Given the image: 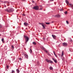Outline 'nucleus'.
<instances>
[{
  "instance_id": "c03bdc74",
  "label": "nucleus",
  "mask_w": 73,
  "mask_h": 73,
  "mask_svg": "<svg viewBox=\"0 0 73 73\" xmlns=\"http://www.w3.org/2000/svg\"><path fill=\"white\" fill-rule=\"evenodd\" d=\"M1 36V34H0V36Z\"/></svg>"
},
{
  "instance_id": "dca6fc26",
  "label": "nucleus",
  "mask_w": 73,
  "mask_h": 73,
  "mask_svg": "<svg viewBox=\"0 0 73 73\" xmlns=\"http://www.w3.org/2000/svg\"><path fill=\"white\" fill-rule=\"evenodd\" d=\"M40 10H42V6L41 5L40 6Z\"/></svg>"
},
{
  "instance_id": "393cba45",
  "label": "nucleus",
  "mask_w": 73,
  "mask_h": 73,
  "mask_svg": "<svg viewBox=\"0 0 73 73\" xmlns=\"http://www.w3.org/2000/svg\"><path fill=\"white\" fill-rule=\"evenodd\" d=\"M39 24H40V25H42L43 24H44L43 23H39Z\"/></svg>"
},
{
  "instance_id": "72a5a7b5",
  "label": "nucleus",
  "mask_w": 73,
  "mask_h": 73,
  "mask_svg": "<svg viewBox=\"0 0 73 73\" xmlns=\"http://www.w3.org/2000/svg\"><path fill=\"white\" fill-rule=\"evenodd\" d=\"M53 53H54V55H55L56 54L55 53V52H54V51H53Z\"/></svg>"
},
{
  "instance_id": "2eb2a0df",
  "label": "nucleus",
  "mask_w": 73,
  "mask_h": 73,
  "mask_svg": "<svg viewBox=\"0 0 73 73\" xmlns=\"http://www.w3.org/2000/svg\"><path fill=\"white\" fill-rule=\"evenodd\" d=\"M46 61L47 62H49V60H48L47 59H46Z\"/></svg>"
},
{
  "instance_id": "39448f33",
  "label": "nucleus",
  "mask_w": 73,
  "mask_h": 73,
  "mask_svg": "<svg viewBox=\"0 0 73 73\" xmlns=\"http://www.w3.org/2000/svg\"><path fill=\"white\" fill-rule=\"evenodd\" d=\"M62 45L63 46H66L67 44V43L64 42L62 43Z\"/></svg>"
},
{
  "instance_id": "1a4fd4ad",
  "label": "nucleus",
  "mask_w": 73,
  "mask_h": 73,
  "mask_svg": "<svg viewBox=\"0 0 73 73\" xmlns=\"http://www.w3.org/2000/svg\"><path fill=\"white\" fill-rule=\"evenodd\" d=\"M52 36L53 37L54 39H56V36L54 35H52Z\"/></svg>"
},
{
  "instance_id": "f3484780",
  "label": "nucleus",
  "mask_w": 73,
  "mask_h": 73,
  "mask_svg": "<svg viewBox=\"0 0 73 73\" xmlns=\"http://www.w3.org/2000/svg\"><path fill=\"white\" fill-rule=\"evenodd\" d=\"M33 44H34V45H36V42H33Z\"/></svg>"
},
{
  "instance_id": "0eeeda50",
  "label": "nucleus",
  "mask_w": 73,
  "mask_h": 73,
  "mask_svg": "<svg viewBox=\"0 0 73 73\" xmlns=\"http://www.w3.org/2000/svg\"><path fill=\"white\" fill-rule=\"evenodd\" d=\"M24 24L25 26H28V25H29V24L28 23H24Z\"/></svg>"
},
{
  "instance_id": "a211bd4d",
  "label": "nucleus",
  "mask_w": 73,
  "mask_h": 73,
  "mask_svg": "<svg viewBox=\"0 0 73 73\" xmlns=\"http://www.w3.org/2000/svg\"><path fill=\"white\" fill-rule=\"evenodd\" d=\"M42 26L43 29H45V26L44 25V24L42 25Z\"/></svg>"
},
{
  "instance_id": "6e6552de",
  "label": "nucleus",
  "mask_w": 73,
  "mask_h": 73,
  "mask_svg": "<svg viewBox=\"0 0 73 73\" xmlns=\"http://www.w3.org/2000/svg\"><path fill=\"white\" fill-rule=\"evenodd\" d=\"M52 59L54 61V62H55V63H57V60L56 59H54V58H52Z\"/></svg>"
},
{
  "instance_id": "4c0bfd02",
  "label": "nucleus",
  "mask_w": 73,
  "mask_h": 73,
  "mask_svg": "<svg viewBox=\"0 0 73 73\" xmlns=\"http://www.w3.org/2000/svg\"><path fill=\"white\" fill-rule=\"evenodd\" d=\"M54 1V0H50V1Z\"/></svg>"
},
{
  "instance_id": "2f4dec72",
  "label": "nucleus",
  "mask_w": 73,
  "mask_h": 73,
  "mask_svg": "<svg viewBox=\"0 0 73 73\" xmlns=\"http://www.w3.org/2000/svg\"><path fill=\"white\" fill-rule=\"evenodd\" d=\"M22 15L24 16H25V14H22Z\"/></svg>"
},
{
  "instance_id": "c85d7f7f",
  "label": "nucleus",
  "mask_w": 73,
  "mask_h": 73,
  "mask_svg": "<svg viewBox=\"0 0 73 73\" xmlns=\"http://www.w3.org/2000/svg\"><path fill=\"white\" fill-rule=\"evenodd\" d=\"M66 23L67 24H69V22H68V21H66Z\"/></svg>"
},
{
  "instance_id": "4be33fe9",
  "label": "nucleus",
  "mask_w": 73,
  "mask_h": 73,
  "mask_svg": "<svg viewBox=\"0 0 73 73\" xmlns=\"http://www.w3.org/2000/svg\"><path fill=\"white\" fill-rule=\"evenodd\" d=\"M45 23L47 25H49L50 24V23H46V22Z\"/></svg>"
},
{
  "instance_id": "79ce46f5",
  "label": "nucleus",
  "mask_w": 73,
  "mask_h": 73,
  "mask_svg": "<svg viewBox=\"0 0 73 73\" xmlns=\"http://www.w3.org/2000/svg\"><path fill=\"white\" fill-rule=\"evenodd\" d=\"M45 52H46V53L47 52V51H45Z\"/></svg>"
},
{
  "instance_id": "c9c22d12",
  "label": "nucleus",
  "mask_w": 73,
  "mask_h": 73,
  "mask_svg": "<svg viewBox=\"0 0 73 73\" xmlns=\"http://www.w3.org/2000/svg\"><path fill=\"white\" fill-rule=\"evenodd\" d=\"M11 47H12V48H13H13H14V47H13V46L12 45V46H11Z\"/></svg>"
},
{
  "instance_id": "a18cd8bd",
  "label": "nucleus",
  "mask_w": 73,
  "mask_h": 73,
  "mask_svg": "<svg viewBox=\"0 0 73 73\" xmlns=\"http://www.w3.org/2000/svg\"><path fill=\"white\" fill-rule=\"evenodd\" d=\"M7 6H9V5H7Z\"/></svg>"
},
{
  "instance_id": "f03ea898",
  "label": "nucleus",
  "mask_w": 73,
  "mask_h": 73,
  "mask_svg": "<svg viewBox=\"0 0 73 73\" xmlns=\"http://www.w3.org/2000/svg\"><path fill=\"white\" fill-rule=\"evenodd\" d=\"M6 11L8 12H12L13 11H14V9L13 8H11L9 10H8V9H7L6 10Z\"/></svg>"
},
{
  "instance_id": "f257e3e1",
  "label": "nucleus",
  "mask_w": 73,
  "mask_h": 73,
  "mask_svg": "<svg viewBox=\"0 0 73 73\" xmlns=\"http://www.w3.org/2000/svg\"><path fill=\"white\" fill-rule=\"evenodd\" d=\"M24 37L25 39V44H27V42L29 40V37L28 36H24Z\"/></svg>"
},
{
  "instance_id": "7ed1b4c3",
  "label": "nucleus",
  "mask_w": 73,
  "mask_h": 73,
  "mask_svg": "<svg viewBox=\"0 0 73 73\" xmlns=\"http://www.w3.org/2000/svg\"><path fill=\"white\" fill-rule=\"evenodd\" d=\"M33 9H34L35 10H38L39 9V7L38 6H36L33 8Z\"/></svg>"
},
{
  "instance_id": "6ab92c4d",
  "label": "nucleus",
  "mask_w": 73,
  "mask_h": 73,
  "mask_svg": "<svg viewBox=\"0 0 73 73\" xmlns=\"http://www.w3.org/2000/svg\"><path fill=\"white\" fill-rule=\"evenodd\" d=\"M61 59H62V60L63 61H64V57H62Z\"/></svg>"
},
{
  "instance_id": "f704fd0d",
  "label": "nucleus",
  "mask_w": 73,
  "mask_h": 73,
  "mask_svg": "<svg viewBox=\"0 0 73 73\" xmlns=\"http://www.w3.org/2000/svg\"><path fill=\"white\" fill-rule=\"evenodd\" d=\"M43 39L44 40H45V37H44L43 38Z\"/></svg>"
},
{
  "instance_id": "cd10ccee",
  "label": "nucleus",
  "mask_w": 73,
  "mask_h": 73,
  "mask_svg": "<svg viewBox=\"0 0 73 73\" xmlns=\"http://www.w3.org/2000/svg\"><path fill=\"white\" fill-rule=\"evenodd\" d=\"M48 55L49 56H51V55H50V54L49 53H48Z\"/></svg>"
},
{
  "instance_id": "a19ab883",
  "label": "nucleus",
  "mask_w": 73,
  "mask_h": 73,
  "mask_svg": "<svg viewBox=\"0 0 73 73\" xmlns=\"http://www.w3.org/2000/svg\"><path fill=\"white\" fill-rule=\"evenodd\" d=\"M33 1V3H35V1Z\"/></svg>"
},
{
  "instance_id": "aec40b11",
  "label": "nucleus",
  "mask_w": 73,
  "mask_h": 73,
  "mask_svg": "<svg viewBox=\"0 0 73 73\" xmlns=\"http://www.w3.org/2000/svg\"><path fill=\"white\" fill-rule=\"evenodd\" d=\"M4 38H2L1 39L2 41L3 42H4Z\"/></svg>"
},
{
  "instance_id": "4468645a",
  "label": "nucleus",
  "mask_w": 73,
  "mask_h": 73,
  "mask_svg": "<svg viewBox=\"0 0 73 73\" xmlns=\"http://www.w3.org/2000/svg\"><path fill=\"white\" fill-rule=\"evenodd\" d=\"M66 3L67 5H68L69 4V2L67 0L66 1Z\"/></svg>"
},
{
  "instance_id": "473e14b6",
  "label": "nucleus",
  "mask_w": 73,
  "mask_h": 73,
  "mask_svg": "<svg viewBox=\"0 0 73 73\" xmlns=\"http://www.w3.org/2000/svg\"><path fill=\"white\" fill-rule=\"evenodd\" d=\"M30 50L31 53H32V50L31 49H30Z\"/></svg>"
},
{
  "instance_id": "423d86ee",
  "label": "nucleus",
  "mask_w": 73,
  "mask_h": 73,
  "mask_svg": "<svg viewBox=\"0 0 73 73\" xmlns=\"http://www.w3.org/2000/svg\"><path fill=\"white\" fill-rule=\"evenodd\" d=\"M69 5L71 7V8H72V9H73V5H72L71 4H69Z\"/></svg>"
},
{
  "instance_id": "ddd939ff",
  "label": "nucleus",
  "mask_w": 73,
  "mask_h": 73,
  "mask_svg": "<svg viewBox=\"0 0 73 73\" xmlns=\"http://www.w3.org/2000/svg\"><path fill=\"white\" fill-rule=\"evenodd\" d=\"M16 71L17 72V73H19L20 72V71H19V70L18 69H17Z\"/></svg>"
},
{
  "instance_id": "c756f323",
  "label": "nucleus",
  "mask_w": 73,
  "mask_h": 73,
  "mask_svg": "<svg viewBox=\"0 0 73 73\" xmlns=\"http://www.w3.org/2000/svg\"><path fill=\"white\" fill-rule=\"evenodd\" d=\"M19 60L21 61V60H22V58H19Z\"/></svg>"
},
{
  "instance_id": "ea45409f",
  "label": "nucleus",
  "mask_w": 73,
  "mask_h": 73,
  "mask_svg": "<svg viewBox=\"0 0 73 73\" xmlns=\"http://www.w3.org/2000/svg\"><path fill=\"white\" fill-rule=\"evenodd\" d=\"M54 21H52V22H51V23H54Z\"/></svg>"
},
{
  "instance_id": "9b49d317",
  "label": "nucleus",
  "mask_w": 73,
  "mask_h": 73,
  "mask_svg": "<svg viewBox=\"0 0 73 73\" xmlns=\"http://www.w3.org/2000/svg\"><path fill=\"white\" fill-rule=\"evenodd\" d=\"M64 56V51H62V52L61 57Z\"/></svg>"
},
{
  "instance_id": "bb28decb",
  "label": "nucleus",
  "mask_w": 73,
  "mask_h": 73,
  "mask_svg": "<svg viewBox=\"0 0 73 73\" xmlns=\"http://www.w3.org/2000/svg\"><path fill=\"white\" fill-rule=\"evenodd\" d=\"M64 13L65 14H67V13H68V12H67L66 11L65 12H64Z\"/></svg>"
},
{
  "instance_id": "37998d69",
  "label": "nucleus",
  "mask_w": 73,
  "mask_h": 73,
  "mask_svg": "<svg viewBox=\"0 0 73 73\" xmlns=\"http://www.w3.org/2000/svg\"><path fill=\"white\" fill-rule=\"evenodd\" d=\"M5 7H6V5L5 6Z\"/></svg>"
},
{
  "instance_id": "9d476101",
  "label": "nucleus",
  "mask_w": 73,
  "mask_h": 73,
  "mask_svg": "<svg viewBox=\"0 0 73 73\" xmlns=\"http://www.w3.org/2000/svg\"><path fill=\"white\" fill-rule=\"evenodd\" d=\"M3 3H5V4L6 3H7V4H9V2L7 1H4L3 2Z\"/></svg>"
},
{
  "instance_id": "a878e982",
  "label": "nucleus",
  "mask_w": 73,
  "mask_h": 73,
  "mask_svg": "<svg viewBox=\"0 0 73 73\" xmlns=\"http://www.w3.org/2000/svg\"><path fill=\"white\" fill-rule=\"evenodd\" d=\"M6 68H7V69H9V66H7Z\"/></svg>"
},
{
  "instance_id": "f8f14e48",
  "label": "nucleus",
  "mask_w": 73,
  "mask_h": 73,
  "mask_svg": "<svg viewBox=\"0 0 73 73\" xmlns=\"http://www.w3.org/2000/svg\"><path fill=\"white\" fill-rule=\"evenodd\" d=\"M56 17H60V15L59 14H58L55 16Z\"/></svg>"
},
{
  "instance_id": "e433bc0d",
  "label": "nucleus",
  "mask_w": 73,
  "mask_h": 73,
  "mask_svg": "<svg viewBox=\"0 0 73 73\" xmlns=\"http://www.w3.org/2000/svg\"><path fill=\"white\" fill-rule=\"evenodd\" d=\"M2 28V26L1 25H0V28Z\"/></svg>"
},
{
  "instance_id": "b1692460",
  "label": "nucleus",
  "mask_w": 73,
  "mask_h": 73,
  "mask_svg": "<svg viewBox=\"0 0 73 73\" xmlns=\"http://www.w3.org/2000/svg\"><path fill=\"white\" fill-rule=\"evenodd\" d=\"M60 11H64V9H60Z\"/></svg>"
},
{
  "instance_id": "58836bf2",
  "label": "nucleus",
  "mask_w": 73,
  "mask_h": 73,
  "mask_svg": "<svg viewBox=\"0 0 73 73\" xmlns=\"http://www.w3.org/2000/svg\"><path fill=\"white\" fill-rule=\"evenodd\" d=\"M56 57H57V55H56L55 54V55H54Z\"/></svg>"
},
{
  "instance_id": "20e7f679",
  "label": "nucleus",
  "mask_w": 73,
  "mask_h": 73,
  "mask_svg": "<svg viewBox=\"0 0 73 73\" xmlns=\"http://www.w3.org/2000/svg\"><path fill=\"white\" fill-rule=\"evenodd\" d=\"M24 56L26 58H27V59L28 58V55L25 54H24Z\"/></svg>"
},
{
  "instance_id": "7c9ffc66",
  "label": "nucleus",
  "mask_w": 73,
  "mask_h": 73,
  "mask_svg": "<svg viewBox=\"0 0 73 73\" xmlns=\"http://www.w3.org/2000/svg\"><path fill=\"white\" fill-rule=\"evenodd\" d=\"M69 41H72V39L71 38H70Z\"/></svg>"
},
{
  "instance_id": "412c9836",
  "label": "nucleus",
  "mask_w": 73,
  "mask_h": 73,
  "mask_svg": "<svg viewBox=\"0 0 73 73\" xmlns=\"http://www.w3.org/2000/svg\"><path fill=\"white\" fill-rule=\"evenodd\" d=\"M52 69H53V67H50V70H52Z\"/></svg>"
},
{
  "instance_id": "5701e85b",
  "label": "nucleus",
  "mask_w": 73,
  "mask_h": 73,
  "mask_svg": "<svg viewBox=\"0 0 73 73\" xmlns=\"http://www.w3.org/2000/svg\"><path fill=\"white\" fill-rule=\"evenodd\" d=\"M49 62H50V63H53V62L50 60H49Z\"/></svg>"
}]
</instances>
